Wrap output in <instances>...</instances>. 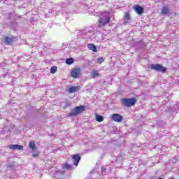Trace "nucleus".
Wrapping results in <instances>:
<instances>
[{"instance_id":"nucleus-1","label":"nucleus","mask_w":179,"mask_h":179,"mask_svg":"<svg viewBox=\"0 0 179 179\" xmlns=\"http://www.w3.org/2000/svg\"><path fill=\"white\" fill-rule=\"evenodd\" d=\"M120 102L122 106H124V107H132V106H135V104L136 103V99L124 98L122 99Z\"/></svg>"},{"instance_id":"nucleus-2","label":"nucleus","mask_w":179,"mask_h":179,"mask_svg":"<svg viewBox=\"0 0 179 179\" xmlns=\"http://www.w3.org/2000/svg\"><path fill=\"white\" fill-rule=\"evenodd\" d=\"M86 108L85 106H76L73 110L69 114V117H76V115H79V114H82L83 111H85Z\"/></svg>"},{"instance_id":"nucleus-3","label":"nucleus","mask_w":179,"mask_h":179,"mask_svg":"<svg viewBox=\"0 0 179 179\" xmlns=\"http://www.w3.org/2000/svg\"><path fill=\"white\" fill-rule=\"evenodd\" d=\"M111 19L110 18V16L107 15H102L99 19V23L101 26V27H104L105 26H107L108 23H110Z\"/></svg>"},{"instance_id":"nucleus-4","label":"nucleus","mask_w":179,"mask_h":179,"mask_svg":"<svg viewBox=\"0 0 179 179\" xmlns=\"http://www.w3.org/2000/svg\"><path fill=\"white\" fill-rule=\"evenodd\" d=\"M151 69H154L157 72H166L167 71V68L163 66L162 64H152L150 66Z\"/></svg>"},{"instance_id":"nucleus-5","label":"nucleus","mask_w":179,"mask_h":179,"mask_svg":"<svg viewBox=\"0 0 179 179\" xmlns=\"http://www.w3.org/2000/svg\"><path fill=\"white\" fill-rule=\"evenodd\" d=\"M16 36H5L4 37V44H6V45H10V44H13V43H15V41H16Z\"/></svg>"},{"instance_id":"nucleus-6","label":"nucleus","mask_w":179,"mask_h":179,"mask_svg":"<svg viewBox=\"0 0 179 179\" xmlns=\"http://www.w3.org/2000/svg\"><path fill=\"white\" fill-rule=\"evenodd\" d=\"M80 69L76 68L73 69L71 72V76L74 79H78L80 76Z\"/></svg>"},{"instance_id":"nucleus-7","label":"nucleus","mask_w":179,"mask_h":179,"mask_svg":"<svg viewBox=\"0 0 179 179\" xmlns=\"http://www.w3.org/2000/svg\"><path fill=\"white\" fill-rule=\"evenodd\" d=\"M111 120L115 121V122H121L124 120V117L118 113H115L111 115Z\"/></svg>"},{"instance_id":"nucleus-8","label":"nucleus","mask_w":179,"mask_h":179,"mask_svg":"<svg viewBox=\"0 0 179 179\" xmlns=\"http://www.w3.org/2000/svg\"><path fill=\"white\" fill-rule=\"evenodd\" d=\"M71 159H73V165L78 167V164H79V162H80V159L82 158L80 154H76L71 157Z\"/></svg>"},{"instance_id":"nucleus-9","label":"nucleus","mask_w":179,"mask_h":179,"mask_svg":"<svg viewBox=\"0 0 179 179\" xmlns=\"http://www.w3.org/2000/svg\"><path fill=\"white\" fill-rule=\"evenodd\" d=\"M134 10L136 11V13H137V15H143V12L145 10V9L143 8V7L139 6V5H136L135 7H134Z\"/></svg>"},{"instance_id":"nucleus-10","label":"nucleus","mask_w":179,"mask_h":179,"mask_svg":"<svg viewBox=\"0 0 179 179\" xmlns=\"http://www.w3.org/2000/svg\"><path fill=\"white\" fill-rule=\"evenodd\" d=\"M8 148L11 149L12 150H23V145H9Z\"/></svg>"},{"instance_id":"nucleus-11","label":"nucleus","mask_w":179,"mask_h":179,"mask_svg":"<svg viewBox=\"0 0 179 179\" xmlns=\"http://www.w3.org/2000/svg\"><path fill=\"white\" fill-rule=\"evenodd\" d=\"M80 90V86H73L69 89V93H76Z\"/></svg>"},{"instance_id":"nucleus-12","label":"nucleus","mask_w":179,"mask_h":179,"mask_svg":"<svg viewBox=\"0 0 179 179\" xmlns=\"http://www.w3.org/2000/svg\"><path fill=\"white\" fill-rule=\"evenodd\" d=\"M87 48H89V50H91V51H93V52H97V48L96 47V45L93 43L88 44Z\"/></svg>"},{"instance_id":"nucleus-13","label":"nucleus","mask_w":179,"mask_h":179,"mask_svg":"<svg viewBox=\"0 0 179 179\" xmlns=\"http://www.w3.org/2000/svg\"><path fill=\"white\" fill-rule=\"evenodd\" d=\"M170 13V9L169 8V7H167V6H164L162 7V15H167V13Z\"/></svg>"},{"instance_id":"nucleus-14","label":"nucleus","mask_w":179,"mask_h":179,"mask_svg":"<svg viewBox=\"0 0 179 179\" xmlns=\"http://www.w3.org/2000/svg\"><path fill=\"white\" fill-rule=\"evenodd\" d=\"M130 19H131V15H129V13L127 12L124 13V21L125 22V23H128Z\"/></svg>"},{"instance_id":"nucleus-15","label":"nucleus","mask_w":179,"mask_h":179,"mask_svg":"<svg viewBox=\"0 0 179 179\" xmlns=\"http://www.w3.org/2000/svg\"><path fill=\"white\" fill-rule=\"evenodd\" d=\"M91 75H92V78H98V76H100L99 71L96 69H93L92 71Z\"/></svg>"},{"instance_id":"nucleus-16","label":"nucleus","mask_w":179,"mask_h":179,"mask_svg":"<svg viewBox=\"0 0 179 179\" xmlns=\"http://www.w3.org/2000/svg\"><path fill=\"white\" fill-rule=\"evenodd\" d=\"M62 167L63 169H66V170H71L73 166L71 165V164H68V163H65V164H64L62 166Z\"/></svg>"},{"instance_id":"nucleus-17","label":"nucleus","mask_w":179,"mask_h":179,"mask_svg":"<svg viewBox=\"0 0 179 179\" xmlns=\"http://www.w3.org/2000/svg\"><path fill=\"white\" fill-rule=\"evenodd\" d=\"M29 147L30 148V149H31V150H34V149H36V142H34V141H29Z\"/></svg>"},{"instance_id":"nucleus-18","label":"nucleus","mask_w":179,"mask_h":179,"mask_svg":"<svg viewBox=\"0 0 179 179\" xmlns=\"http://www.w3.org/2000/svg\"><path fill=\"white\" fill-rule=\"evenodd\" d=\"M95 120L98 122H103V121L104 120V118L103 117V116H101L100 115H96L95 117Z\"/></svg>"},{"instance_id":"nucleus-19","label":"nucleus","mask_w":179,"mask_h":179,"mask_svg":"<svg viewBox=\"0 0 179 179\" xmlns=\"http://www.w3.org/2000/svg\"><path fill=\"white\" fill-rule=\"evenodd\" d=\"M58 71V67L57 66H53L50 68V72L54 74Z\"/></svg>"},{"instance_id":"nucleus-20","label":"nucleus","mask_w":179,"mask_h":179,"mask_svg":"<svg viewBox=\"0 0 179 179\" xmlns=\"http://www.w3.org/2000/svg\"><path fill=\"white\" fill-rule=\"evenodd\" d=\"M73 62V58H68L66 59V64L67 65H72Z\"/></svg>"},{"instance_id":"nucleus-21","label":"nucleus","mask_w":179,"mask_h":179,"mask_svg":"<svg viewBox=\"0 0 179 179\" xmlns=\"http://www.w3.org/2000/svg\"><path fill=\"white\" fill-rule=\"evenodd\" d=\"M97 62H98V64H101L102 62H104V58H103V57L98 58Z\"/></svg>"},{"instance_id":"nucleus-22","label":"nucleus","mask_w":179,"mask_h":179,"mask_svg":"<svg viewBox=\"0 0 179 179\" xmlns=\"http://www.w3.org/2000/svg\"><path fill=\"white\" fill-rule=\"evenodd\" d=\"M39 155H40V152H36V153H35V154H33V155H32V157H38V156H39Z\"/></svg>"},{"instance_id":"nucleus-23","label":"nucleus","mask_w":179,"mask_h":179,"mask_svg":"<svg viewBox=\"0 0 179 179\" xmlns=\"http://www.w3.org/2000/svg\"><path fill=\"white\" fill-rule=\"evenodd\" d=\"M102 171H106V169H104V168H102Z\"/></svg>"}]
</instances>
